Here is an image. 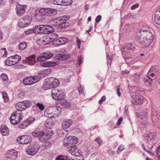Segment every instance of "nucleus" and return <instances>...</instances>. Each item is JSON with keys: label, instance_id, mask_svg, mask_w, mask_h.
I'll return each mask as SVG.
<instances>
[{"label": "nucleus", "instance_id": "9b49d317", "mask_svg": "<svg viewBox=\"0 0 160 160\" xmlns=\"http://www.w3.org/2000/svg\"><path fill=\"white\" fill-rule=\"evenodd\" d=\"M37 76L27 77L23 81V83L25 85H31L38 82Z\"/></svg>", "mask_w": 160, "mask_h": 160}, {"label": "nucleus", "instance_id": "ddd939ff", "mask_svg": "<svg viewBox=\"0 0 160 160\" xmlns=\"http://www.w3.org/2000/svg\"><path fill=\"white\" fill-rule=\"evenodd\" d=\"M17 140L18 143L22 144H27L31 142L30 137L28 135H23L18 137Z\"/></svg>", "mask_w": 160, "mask_h": 160}, {"label": "nucleus", "instance_id": "2f4dec72", "mask_svg": "<svg viewBox=\"0 0 160 160\" xmlns=\"http://www.w3.org/2000/svg\"><path fill=\"white\" fill-rule=\"evenodd\" d=\"M44 142L45 143H43L41 146L42 149H46L51 147V143L50 142L46 141Z\"/></svg>", "mask_w": 160, "mask_h": 160}, {"label": "nucleus", "instance_id": "bf43d9fd", "mask_svg": "<svg viewBox=\"0 0 160 160\" xmlns=\"http://www.w3.org/2000/svg\"><path fill=\"white\" fill-rule=\"evenodd\" d=\"M78 91L80 94H83L84 91L83 90V86L82 85H80L79 87L78 88Z\"/></svg>", "mask_w": 160, "mask_h": 160}, {"label": "nucleus", "instance_id": "ea45409f", "mask_svg": "<svg viewBox=\"0 0 160 160\" xmlns=\"http://www.w3.org/2000/svg\"><path fill=\"white\" fill-rule=\"evenodd\" d=\"M94 141L96 142L99 146H101L103 142V140L101 137H98L94 139Z\"/></svg>", "mask_w": 160, "mask_h": 160}, {"label": "nucleus", "instance_id": "f257e3e1", "mask_svg": "<svg viewBox=\"0 0 160 160\" xmlns=\"http://www.w3.org/2000/svg\"><path fill=\"white\" fill-rule=\"evenodd\" d=\"M138 42L145 47H148L152 42L153 36L148 26H143L136 32Z\"/></svg>", "mask_w": 160, "mask_h": 160}, {"label": "nucleus", "instance_id": "5fc2aeb1", "mask_svg": "<svg viewBox=\"0 0 160 160\" xmlns=\"http://www.w3.org/2000/svg\"><path fill=\"white\" fill-rule=\"evenodd\" d=\"M1 78L4 81H7L8 80L7 76L4 73H2L1 76Z\"/></svg>", "mask_w": 160, "mask_h": 160}, {"label": "nucleus", "instance_id": "13d9d810", "mask_svg": "<svg viewBox=\"0 0 160 160\" xmlns=\"http://www.w3.org/2000/svg\"><path fill=\"white\" fill-rule=\"evenodd\" d=\"M106 98L105 96H102L100 100L98 101V103L100 104H102L103 102L105 101Z\"/></svg>", "mask_w": 160, "mask_h": 160}, {"label": "nucleus", "instance_id": "412c9836", "mask_svg": "<svg viewBox=\"0 0 160 160\" xmlns=\"http://www.w3.org/2000/svg\"><path fill=\"white\" fill-rule=\"evenodd\" d=\"M50 82L49 78L46 79L45 80L42 86L43 89L44 90H46L52 88V86Z\"/></svg>", "mask_w": 160, "mask_h": 160}, {"label": "nucleus", "instance_id": "69168bd1", "mask_svg": "<svg viewBox=\"0 0 160 160\" xmlns=\"http://www.w3.org/2000/svg\"><path fill=\"white\" fill-rule=\"evenodd\" d=\"M48 65L49 67H52L55 66L56 65L57 63L55 62H49L48 61Z\"/></svg>", "mask_w": 160, "mask_h": 160}, {"label": "nucleus", "instance_id": "cd10ccee", "mask_svg": "<svg viewBox=\"0 0 160 160\" xmlns=\"http://www.w3.org/2000/svg\"><path fill=\"white\" fill-rule=\"evenodd\" d=\"M27 62L29 65H34L36 62L35 56L33 55L28 58Z\"/></svg>", "mask_w": 160, "mask_h": 160}, {"label": "nucleus", "instance_id": "603ef678", "mask_svg": "<svg viewBox=\"0 0 160 160\" xmlns=\"http://www.w3.org/2000/svg\"><path fill=\"white\" fill-rule=\"evenodd\" d=\"M36 106L41 111L43 110L44 109V107L42 103H37L36 104Z\"/></svg>", "mask_w": 160, "mask_h": 160}, {"label": "nucleus", "instance_id": "e433bc0d", "mask_svg": "<svg viewBox=\"0 0 160 160\" xmlns=\"http://www.w3.org/2000/svg\"><path fill=\"white\" fill-rule=\"evenodd\" d=\"M149 72H153L155 73H158V67L156 65L153 66L149 70Z\"/></svg>", "mask_w": 160, "mask_h": 160}, {"label": "nucleus", "instance_id": "f03ea898", "mask_svg": "<svg viewBox=\"0 0 160 160\" xmlns=\"http://www.w3.org/2000/svg\"><path fill=\"white\" fill-rule=\"evenodd\" d=\"M144 92V91L142 90H137L135 95H133L132 97L131 101L132 103L137 105H141L143 104L145 101L146 99L140 94Z\"/></svg>", "mask_w": 160, "mask_h": 160}, {"label": "nucleus", "instance_id": "4d7b16f0", "mask_svg": "<svg viewBox=\"0 0 160 160\" xmlns=\"http://www.w3.org/2000/svg\"><path fill=\"white\" fill-rule=\"evenodd\" d=\"M59 27L61 29L64 28L68 25L67 23H58Z\"/></svg>", "mask_w": 160, "mask_h": 160}, {"label": "nucleus", "instance_id": "9d476101", "mask_svg": "<svg viewBox=\"0 0 160 160\" xmlns=\"http://www.w3.org/2000/svg\"><path fill=\"white\" fill-rule=\"evenodd\" d=\"M53 54L50 52H44L37 57V60L38 62L45 61L52 58Z\"/></svg>", "mask_w": 160, "mask_h": 160}, {"label": "nucleus", "instance_id": "a18cd8bd", "mask_svg": "<svg viewBox=\"0 0 160 160\" xmlns=\"http://www.w3.org/2000/svg\"><path fill=\"white\" fill-rule=\"evenodd\" d=\"M51 34L49 35L50 37H51V38L52 39V41L53 42L55 40L58 38V36L56 33H50Z\"/></svg>", "mask_w": 160, "mask_h": 160}, {"label": "nucleus", "instance_id": "f704fd0d", "mask_svg": "<svg viewBox=\"0 0 160 160\" xmlns=\"http://www.w3.org/2000/svg\"><path fill=\"white\" fill-rule=\"evenodd\" d=\"M18 126L20 128L24 129L28 126V124L26 121L25 120L20 123L18 125Z\"/></svg>", "mask_w": 160, "mask_h": 160}, {"label": "nucleus", "instance_id": "6ab92c4d", "mask_svg": "<svg viewBox=\"0 0 160 160\" xmlns=\"http://www.w3.org/2000/svg\"><path fill=\"white\" fill-rule=\"evenodd\" d=\"M64 51V53H59L57 56V57L58 60H65L69 59L70 57V55L69 54H67L64 49H63Z\"/></svg>", "mask_w": 160, "mask_h": 160}, {"label": "nucleus", "instance_id": "aec40b11", "mask_svg": "<svg viewBox=\"0 0 160 160\" xmlns=\"http://www.w3.org/2000/svg\"><path fill=\"white\" fill-rule=\"evenodd\" d=\"M20 60L21 57L18 55H16L11 56V66L18 63Z\"/></svg>", "mask_w": 160, "mask_h": 160}, {"label": "nucleus", "instance_id": "7c9ffc66", "mask_svg": "<svg viewBox=\"0 0 160 160\" xmlns=\"http://www.w3.org/2000/svg\"><path fill=\"white\" fill-rule=\"evenodd\" d=\"M69 18V16H63L59 17L58 23H67L66 21L68 20Z\"/></svg>", "mask_w": 160, "mask_h": 160}, {"label": "nucleus", "instance_id": "c756f323", "mask_svg": "<svg viewBox=\"0 0 160 160\" xmlns=\"http://www.w3.org/2000/svg\"><path fill=\"white\" fill-rule=\"evenodd\" d=\"M17 156L18 152L16 150L14 149L11 150V160H16L17 158Z\"/></svg>", "mask_w": 160, "mask_h": 160}, {"label": "nucleus", "instance_id": "a211bd4d", "mask_svg": "<svg viewBox=\"0 0 160 160\" xmlns=\"http://www.w3.org/2000/svg\"><path fill=\"white\" fill-rule=\"evenodd\" d=\"M73 122V121L72 119H65L62 122V127L64 129L68 128Z\"/></svg>", "mask_w": 160, "mask_h": 160}, {"label": "nucleus", "instance_id": "e2e57ef3", "mask_svg": "<svg viewBox=\"0 0 160 160\" xmlns=\"http://www.w3.org/2000/svg\"><path fill=\"white\" fill-rule=\"evenodd\" d=\"M32 32L33 33V28L29 29L25 32V33L26 35H29Z\"/></svg>", "mask_w": 160, "mask_h": 160}, {"label": "nucleus", "instance_id": "6e6d98bb", "mask_svg": "<svg viewBox=\"0 0 160 160\" xmlns=\"http://www.w3.org/2000/svg\"><path fill=\"white\" fill-rule=\"evenodd\" d=\"M52 123L49 121V120H47L45 122V126L47 128H49L51 126Z\"/></svg>", "mask_w": 160, "mask_h": 160}, {"label": "nucleus", "instance_id": "c9c22d12", "mask_svg": "<svg viewBox=\"0 0 160 160\" xmlns=\"http://www.w3.org/2000/svg\"><path fill=\"white\" fill-rule=\"evenodd\" d=\"M0 52L1 54L2 55L3 58H5L7 57V52L5 48H1L0 50Z\"/></svg>", "mask_w": 160, "mask_h": 160}, {"label": "nucleus", "instance_id": "3c124183", "mask_svg": "<svg viewBox=\"0 0 160 160\" xmlns=\"http://www.w3.org/2000/svg\"><path fill=\"white\" fill-rule=\"evenodd\" d=\"M22 104H23L22 102H20L17 103L15 106L17 110V111H20V108H21V107Z\"/></svg>", "mask_w": 160, "mask_h": 160}, {"label": "nucleus", "instance_id": "680f3d73", "mask_svg": "<svg viewBox=\"0 0 160 160\" xmlns=\"http://www.w3.org/2000/svg\"><path fill=\"white\" fill-rule=\"evenodd\" d=\"M156 153L158 155V158L160 159V145L157 147L156 151Z\"/></svg>", "mask_w": 160, "mask_h": 160}, {"label": "nucleus", "instance_id": "423d86ee", "mask_svg": "<svg viewBox=\"0 0 160 160\" xmlns=\"http://www.w3.org/2000/svg\"><path fill=\"white\" fill-rule=\"evenodd\" d=\"M32 20L31 17L28 15L24 16L19 20L18 26L21 28L27 27L31 23Z\"/></svg>", "mask_w": 160, "mask_h": 160}, {"label": "nucleus", "instance_id": "4be33fe9", "mask_svg": "<svg viewBox=\"0 0 160 160\" xmlns=\"http://www.w3.org/2000/svg\"><path fill=\"white\" fill-rule=\"evenodd\" d=\"M50 137V135L49 133L45 134L43 132V134L41 135L39 138V140L42 142H44L47 141Z\"/></svg>", "mask_w": 160, "mask_h": 160}, {"label": "nucleus", "instance_id": "0e129e2a", "mask_svg": "<svg viewBox=\"0 0 160 160\" xmlns=\"http://www.w3.org/2000/svg\"><path fill=\"white\" fill-rule=\"evenodd\" d=\"M5 159L8 160L10 158V151H8L5 154Z\"/></svg>", "mask_w": 160, "mask_h": 160}, {"label": "nucleus", "instance_id": "0eeeda50", "mask_svg": "<svg viewBox=\"0 0 160 160\" xmlns=\"http://www.w3.org/2000/svg\"><path fill=\"white\" fill-rule=\"evenodd\" d=\"M40 148V146L38 144L29 145L26 148V151L28 154L33 156L37 152Z\"/></svg>", "mask_w": 160, "mask_h": 160}, {"label": "nucleus", "instance_id": "c85d7f7f", "mask_svg": "<svg viewBox=\"0 0 160 160\" xmlns=\"http://www.w3.org/2000/svg\"><path fill=\"white\" fill-rule=\"evenodd\" d=\"M42 25L35 26L33 28V33L35 34L42 33Z\"/></svg>", "mask_w": 160, "mask_h": 160}, {"label": "nucleus", "instance_id": "2eb2a0df", "mask_svg": "<svg viewBox=\"0 0 160 160\" xmlns=\"http://www.w3.org/2000/svg\"><path fill=\"white\" fill-rule=\"evenodd\" d=\"M42 33L47 34H49L54 31V28L50 26L46 25H42Z\"/></svg>", "mask_w": 160, "mask_h": 160}, {"label": "nucleus", "instance_id": "20e7f679", "mask_svg": "<svg viewBox=\"0 0 160 160\" xmlns=\"http://www.w3.org/2000/svg\"><path fill=\"white\" fill-rule=\"evenodd\" d=\"M22 113L20 111L14 112L11 116V123L13 125L17 124L22 120Z\"/></svg>", "mask_w": 160, "mask_h": 160}, {"label": "nucleus", "instance_id": "5701e85b", "mask_svg": "<svg viewBox=\"0 0 160 160\" xmlns=\"http://www.w3.org/2000/svg\"><path fill=\"white\" fill-rule=\"evenodd\" d=\"M69 147L72 146L76 144L78 142V138L75 136L68 137Z\"/></svg>", "mask_w": 160, "mask_h": 160}, {"label": "nucleus", "instance_id": "6e6552de", "mask_svg": "<svg viewBox=\"0 0 160 160\" xmlns=\"http://www.w3.org/2000/svg\"><path fill=\"white\" fill-rule=\"evenodd\" d=\"M39 12L42 16H51L55 14L57 11L51 8H42L40 9Z\"/></svg>", "mask_w": 160, "mask_h": 160}, {"label": "nucleus", "instance_id": "a878e982", "mask_svg": "<svg viewBox=\"0 0 160 160\" xmlns=\"http://www.w3.org/2000/svg\"><path fill=\"white\" fill-rule=\"evenodd\" d=\"M154 19L155 22L157 24L160 25V8L156 12Z\"/></svg>", "mask_w": 160, "mask_h": 160}, {"label": "nucleus", "instance_id": "bb28decb", "mask_svg": "<svg viewBox=\"0 0 160 160\" xmlns=\"http://www.w3.org/2000/svg\"><path fill=\"white\" fill-rule=\"evenodd\" d=\"M0 131L2 135H8L9 134V129L5 125L1 126Z\"/></svg>", "mask_w": 160, "mask_h": 160}, {"label": "nucleus", "instance_id": "79ce46f5", "mask_svg": "<svg viewBox=\"0 0 160 160\" xmlns=\"http://www.w3.org/2000/svg\"><path fill=\"white\" fill-rule=\"evenodd\" d=\"M62 5H70L72 3V0H62Z\"/></svg>", "mask_w": 160, "mask_h": 160}, {"label": "nucleus", "instance_id": "39448f33", "mask_svg": "<svg viewBox=\"0 0 160 160\" xmlns=\"http://www.w3.org/2000/svg\"><path fill=\"white\" fill-rule=\"evenodd\" d=\"M52 98L55 100H61L64 99V93L63 92L58 89H54L51 92Z\"/></svg>", "mask_w": 160, "mask_h": 160}, {"label": "nucleus", "instance_id": "864d4df0", "mask_svg": "<svg viewBox=\"0 0 160 160\" xmlns=\"http://www.w3.org/2000/svg\"><path fill=\"white\" fill-rule=\"evenodd\" d=\"M69 140L68 137L67 138H65L63 140V145L65 147H68L69 146Z\"/></svg>", "mask_w": 160, "mask_h": 160}, {"label": "nucleus", "instance_id": "dca6fc26", "mask_svg": "<svg viewBox=\"0 0 160 160\" xmlns=\"http://www.w3.org/2000/svg\"><path fill=\"white\" fill-rule=\"evenodd\" d=\"M68 39L64 37L59 38L54 41L53 44L55 46H58L65 44L68 42Z\"/></svg>", "mask_w": 160, "mask_h": 160}, {"label": "nucleus", "instance_id": "c03bdc74", "mask_svg": "<svg viewBox=\"0 0 160 160\" xmlns=\"http://www.w3.org/2000/svg\"><path fill=\"white\" fill-rule=\"evenodd\" d=\"M35 118L32 117H30L27 119L25 121L28 124V126L30 125L31 123L35 121Z\"/></svg>", "mask_w": 160, "mask_h": 160}, {"label": "nucleus", "instance_id": "473e14b6", "mask_svg": "<svg viewBox=\"0 0 160 160\" xmlns=\"http://www.w3.org/2000/svg\"><path fill=\"white\" fill-rule=\"evenodd\" d=\"M54 114L48 109H46L44 112V115L46 117L48 118H52L54 117Z\"/></svg>", "mask_w": 160, "mask_h": 160}, {"label": "nucleus", "instance_id": "8fccbe9b", "mask_svg": "<svg viewBox=\"0 0 160 160\" xmlns=\"http://www.w3.org/2000/svg\"><path fill=\"white\" fill-rule=\"evenodd\" d=\"M53 3L55 5H62V0H53Z\"/></svg>", "mask_w": 160, "mask_h": 160}, {"label": "nucleus", "instance_id": "393cba45", "mask_svg": "<svg viewBox=\"0 0 160 160\" xmlns=\"http://www.w3.org/2000/svg\"><path fill=\"white\" fill-rule=\"evenodd\" d=\"M152 79L148 76L145 77L144 80L145 85L148 87H151L152 84Z\"/></svg>", "mask_w": 160, "mask_h": 160}, {"label": "nucleus", "instance_id": "37998d69", "mask_svg": "<svg viewBox=\"0 0 160 160\" xmlns=\"http://www.w3.org/2000/svg\"><path fill=\"white\" fill-rule=\"evenodd\" d=\"M43 38L45 40V42L46 44H48L49 42H52V39L51 38V37H50V36L49 35H46Z\"/></svg>", "mask_w": 160, "mask_h": 160}, {"label": "nucleus", "instance_id": "f3484780", "mask_svg": "<svg viewBox=\"0 0 160 160\" xmlns=\"http://www.w3.org/2000/svg\"><path fill=\"white\" fill-rule=\"evenodd\" d=\"M157 137L156 133L155 132H149L145 134L144 137L147 141H153Z\"/></svg>", "mask_w": 160, "mask_h": 160}, {"label": "nucleus", "instance_id": "a19ab883", "mask_svg": "<svg viewBox=\"0 0 160 160\" xmlns=\"http://www.w3.org/2000/svg\"><path fill=\"white\" fill-rule=\"evenodd\" d=\"M22 102L26 109L29 108L32 104V102L28 100L23 101Z\"/></svg>", "mask_w": 160, "mask_h": 160}, {"label": "nucleus", "instance_id": "052dcab7", "mask_svg": "<svg viewBox=\"0 0 160 160\" xmlns=\"http://www.w3.org/2000/svg\"><path fill=\"white\" fill-rule=\"evenodd\" d=\"M125 148L123 145H120L118 147L117 149V151H121L124 150Z\"/></svg>", "mask_w": 160, "mask_h": 160}, {"label": "nucleus", "instance_id": "de8ad7c7", "mask_svg": "<svg viewBox=\"0 0 160 160\" xmlns=\"http://www.w3.org/2000/svg\"><path fill=\"white\" fill-rule=\"evenodd\" d=\"M3 98L5 102H8L9 100V98L6 92H3L2 93Z\"/></svg>", "mask_w": 160, "mask_h": 160}, {"label": "nucleus", "instance_id": "4468645a", "mask_svg": "<svg viewBox=\"0 0 160 160\" xmlns=\"http://www.w3.org/2000/svg\"><path fill=\"white\" fill-rule=\"evenodd\" d=\"M27 8V6L24 5H20L18 4L17 5L16 8L17 14L18 16H21L23 15L25 13Z\"/></svg>", "mask_w": 160, "mask_h": 160}, {"label": "nucleus", "instance_id": "09e8293b", "mask_svg": "<svg viewBox=\"0 0 160 160\" xmlns=\"http://www.w3.org/2000/svg\"><path fill=\"white\" fill-rule=\"evenodd\" d=\"M51 72V69L50 68H48L43 70V72L45 75L49 74Z\"/></svg>", "mask_w": 160, "mask_h": 160}, {"label": "nucleus", "instance_id": "49530a36", "mask_svg": "<svg viewBox=\"0 0 160 160\" xmlns=\"http://www.w3.org/2000/svg\"><path fill=\"white\" fill-rule=\"evenodd\" d=\"M63 101L61 103V105L65 107L68 108L69 107V103L65 100L63 99Z\"/></svg>", "mask_w": 160, "mask_h": 160}, {"label": "nucleus", "instance_id": "7ed1b4c3", "mask_svg": "<svg viewBox=\"0 0 160 160\" xmlns=\"http://www.w3.org/2000/svg\"><path fill=\"white\" fill-rule=\"evenodd\" d=\"M135 49L134 45L131 43L125 44L121 51L123 57L125 60L128 59L131 53L133 52Z\"/></svg>", "mask_w": 160, "mask_h": 160}, {"label": "nucleus", "instance_id": "58836bf2", "mask_svg": "<svg viewBox=\"0 0 160 160\" xmlns=\"http://www.w3.org/2000/svg\"><path fill=\"white\" fill-rule=\"evenodd\" d=\"M43 133V132L34 131L32 132V135L34 137H40L41 135H42Z\"/></svg>", "mask_w": 160, "mask_h": 160}, {"label": "nucleus", "instance_id": "338daca9", "mask_svg": "<svg viewBox=\"0 0 160 160\" xmlns=\"http://www.w3.org/2000/svg\"><path fill=\"white\" fill-rule=\"evenodd\" d=\"M25 96V93L24 92H20L18 94V97L20 98H22Z\"/></svg>", "mask_w": 160, "mask_h": 160}, {"label": "nucleus", "instance_id": "f8f14e48", "mask_svg": "<svg viewBox=\"0 0 160 160\" xmlns=\"http://www.w3.org/2000/svg\"><path fill=\"white\" fill-rule=\"evenodd\" d=\"M77 146L74 145L72 146L68 147L67 150L69 151L71 154L75 157H78L81 155V152L80 150H78V152H76L77 149Z\"/></svg>", "mask_w": 160, "mask_h": 160}, {"label": "nucleus", "instance_id": "b1692460", "mask_svg": "<svg viewBox=\"0 0 160 160\" xmlns=\"http://www.w3.org/2000/svg\"><path fill=\"white\" fill-rule=\"evenodd\" d=\"M49 78L50 82L52 86V88L57 87L59 85L60 82L58 79L53 77Z\"/></svg>", "mask_w": 160, "mask_h": 160}, {"label": "nucleus", "instance_id": "774afa93", "mask_svg": "<svg viewBox=\"0 0 160 160\" xmlns=\"http://www.w3.org/2000/svg\"><path fill=\"white\" fill-rule=\"evenodd\" d=\"M102 17L101 15L98 16L95 19V22L96 23L99 22L101 20Z\"/></svg>", "mask_w": 160, "mask_h": 160}, {"label": "nucleus", "instance_id": "72a5a7b5", "mask_svg": "<svg viewBox=\"0 0 160 160\" xmlns=\"http://www.w3.org/2000/svg\"><path fill=\"white\" fill-rule=\"evenodd\" d=\"M27 46V43L26 42H21L18 45V48L20 50H23L26 48Z\"/></svg>", "mask_w": 160, "mask_h": 160}, {"label": "nucleus", "instance_id": "4c0bfd02", "mask_svg": "<svg viewBox=\"0 0 160 160\" xmlns=\"http://www.w3.org/2000/svg\"><path fill=\"white\" fill-rule=\"evenodd\" d=\"M37 43L38 45L40 46L44 45L46 44L44 38L38 39L37 41Z\"/></svg>", "mask_w": 160, "mask_h": 160}, {"label": "nucleus", "instance_id": "1a4fd4ad", "mask_svg": "<svg viewBox=\"0 0 160 160\" xmlns=\"http://www.w3.org/2000/svg\"><path fill=\"white\" fill-rule=\"evenodd\" d=\"M147 114L146 112H141L138 118V119L141 122V124L143 127H146L147 122Z\"/></svg>", "mask_w": 160, "mask_h": 160}]
</instances>
